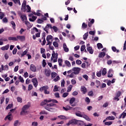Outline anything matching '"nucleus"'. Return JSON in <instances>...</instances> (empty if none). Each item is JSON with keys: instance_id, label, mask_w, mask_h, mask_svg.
Returning a JSON list of instances; mask_svg holds the SVG:
<instances>
[{"instance_id": "nucleus-23", "label": "nucleus", "mask_w": 126, "mask_h": 126, "mask_svg": "<svg viewBox=\"0 0 126 126\" xmlns=\"http://www.w3.org/2000/svg\"><path fill=\"white\" fill-rule=\"evenodd\" d=\"M45 74L46 76H50V75H51V71L49 70L45 69Z\"/></svg>"}, {"instance_id": "nucleus-34", "label": "nucleus", "mask_w": 126, "mask_h": 126, "mask_svg": "<svg viewBox=\"0 0 126 126\" xmlns=\"http://www.w3.org/2000/svg\"><path fill=\"white\" fill-rule=\"evenodd\" d=\"M113 124V122L112 121H109V122H106L104 123V125L105 126H111V125Z\"/></svg>"}, {"instance_id": "nucleus-54", "label": "nucleus", "mask_w": 126, "mask_h": 126, "mask_svg": "<svg viewBox=\"0 0 126 126\" xmlns=\"http://www.w3.org/2000/svg\"><path fill=\"white\" fill-rule=\"evenodd\" d=\"M8 20H7V18H6V17L2 19V22H3V23H7Z\"/></svg>"}, {"instance_id": "nucleus-62", "label": "nucleus", "mask_w": 126, "mask_h": 126, "mask_svg": "<svg viewBox=\"0 0 126 126\" xmlns=\"http://www.w3.org/2000/svg\"><path fill=\"white\" fill-rule=\"evenodd\" d=\"M43 22H44V21L41 19H39L38 20H37V23L41 24L42 23H43Z\"/></svg>"}, {"instance_id": "nucleus-63", "label": "nucleus", "mask_w": 126, "mask_h": 126, "mask_svg": "<svg viewBox=\"0 0 126 126\" xmlns=\"http://www.w3.org/2000/svg\"><path fill=\"white\" fill-rule=\"evenodd\" d=\"M85 50V45H82L81 47V52H83Z\"/></svg>"}, {"instance_id": "nucleus-28", "label": "nucleus", "mask_w": 126, "mask_h": 126, "mask_svg": "<svg viewBox=\"0 0 126 126\" xmlns=\"http://www.w3.org/2000/svg\"><path fill=\"white\" fill-rule=\"evenodd\" d=\"M20 125V123L19 122V121L16 120L14 121V126H19Z\"/></svg>"}, {"instance_id": "nucleus-45", "label": "nucleus", "mask_w": 126, "mask_h": 126, "mask_svg": "<svg viewBox=\"0 0 126 126\" xmlns=\"http://www.w3.org/2000/svg\"><path fill=\"white\" fill-rule=\"evenodd\" d=\"M39 115H48V113L45 110H43L39 113Z\"/></svg>"}, {"instance_id": "nucleus-8", "label": "nucleus", "mask_w": 126, "mask_h": 126, "mask_svg": "<svg viewBox=\"0 0 126 126\" xmlns=\"http://www.w3.org/2000/svg\"><path fill=\"white\" fill-rule=\"evenodd\" d=\"M72 70L73 71H74L75 74L77 75V74H79V72H80V71L81 70V68L78 67H74L72 68Z\"/></svg>"}, {"instance_id": "nucleus-24", "label": "nucleus", "mask_w": 126, "mask_h": 126, "mask_svg": "<svg viewBox=\"0 0 126 126\" xmlns=\"http://www.w3.org/2000/svg\"><path fill=\"white\" fill-rule=\"evenodd\" d=\"M105 56H106V53H105L104 52H101L98 55L99 58H104Z\"/></svg>"}, {"instance_id": "nucleus-25", "label": "nucleus", "mask_w": 126, "mask_h": 126, "mask_svg": "<svg viewBox=\"0 0 126 126\" xmlns=\"http://www.w3.org/2000/svg\"><path fill=\"white\" fill-rule=\"evenodd\" d=\"M87 51L88 52H89L90 53V54H93L94 53V51L93 49H92V47H88L87 48Z\"/></svg>"}, {"instance_id": "nucleus-1", "label": "nucleus", "mask_w": 126, "mask_h": 126, "mask_svg": "<svg viewBox=\"0 0 126 126\" xmlns=\"http://www.w3.org/2000/svg\"><path fill=\"white\" fill-rule=\"evenodd\" d=\"M22 10L24 11V12H31V7L29 6V5H28L26 6V1L24 0L22 4V7H21Z\"/></svg>"}, {"instance_id": "nucleus-33", "label": "nucleus", "mask_w": 126, "mask_h": 126, "mask_svg": "<svg viewBox=\"0 0 126 126\" xmlns=\"http://www.w3.org/2000/svg\"><path fill=\"white\" fill-rule=\"evenodd\" d=\"M84 40H87V38H88V32H86L84 34L83 36Z\"/></svg>"}, {"instance_id": "nucleus-35", "label": "nucleus", "mask_w": 126, "mask_h": 126, "mask_svg": "<svg viewBox=\"0 0 126 126\" xmlns=\"http://www.w3.org/2000/svg\"><path fill=\"white\" fill-rule=\"evenodd\" d=\"M101 75H102V70H100L99 71L96 73V76H97V77H101Z\"/></svg>"}, {"instance_id": "nucleus-57", "label": "nucleus", "mask_w": 126, "mask_h": 126, "mask_svg": "<svg viewBox=\"0 0 126 126\" xmlns=\"http://www.w3.org/2000/svg\"><path fill=\"white\" fill-rule=\"evenodd\" d=\"M58 80H60V76H57L55 79H54V81L55 82H57Z\"/></svg>"}, {"instance_id": "nucleus-10", "label": "nucleus", "mask_w": 126, "mask_h": 126, "mask_svg": "<svg viewBox=\"0 0 126 126\" xmlns=\"http://www.w3.org/2000/svg\"><path fill=\"white\" fill-rule=\"evenodd\" d=\"M17 40L18 41H25V36L24 35H17Z\"/></svg>"}, {"instance_id": "nucleus-49", "label": "nucleus", "mask_w": 126, "mask_h": 126, "mask_svg": "<svg viewBox=\"0 0 126 126\" xmlns=\"http://www.w3.org/2000/svg\"><path fill=\"white\" fill-rule=\"evenodd\" d=\"M19 79L20 82H22V83H24V79H23V78H22V77L21 76H20L19 77Z\"/></svg>"}, {"instance_id": "nucleus-13", "label": "nucleus", "mask_w": 126, "mask_h": 126, "mask_svg": "<svg viewBox=\"0 0 126 126\" xmlns=\"http://www.w3.org/2000/svg\"><path fill=\"white\" fill-rule=\"evenodd\" d=\"M32 81L33 83V85L35 87H37V86H38V81L37 80V79H32Z\"/></svg>"}, {"instance_id": "nucleus-51", "label": "nucleus", "mask_w": 126, "mask_h": 126, "mask_svg": "<svg viewBox=\"0 0 126 126\" xmlns=\"http://www.w3.org/2000/svg\"><path fill=\"white\" fill-rule=\"evenodd\" d=\"M17 101L19 102V103H22V98L20 97H18L17 98Z\"/></svg>"}, {"instance_id": "nucleus-52", "label": "nucleus", "mask_w": 126, "mask_h": 126, "mask_svg": "<svg viewBox=\"0 0 126 126\" xmlns=\"http://www.w3.org/2000/svg\"><path fill=\"white\" fill-rule=\"evenodd\" d=\"M11 24L12 25L13 29H15L16 25H15V23L14 22L12 21L11 22Z\"/></svg>"}, {"instance_id": "nucleus-31", "label": "nucleus", "mask_w": 126, "mask_h": 126, "mask_svg": "<svg viewBox=\"0 0 126 126\" xmlns=\"http://www.w3.org/2000/svg\"><path fill=\"white\" fill-rule=\"evenodd\" d=\"M82 118H84V119H85V120H87L88 122H90V119H89V117H88L87 116H86L85 114H83V116Z\"/></svg>"}, {"instance_id": "nucleus-4", "label": "nucleus", "mask_w": 126, "mask_h": 126, "mask_svg": "<svg viewBox=\"0 0 126 126\" xmlns=\"http://www.w3.org/2000/svg\"><path fill=\"white\" fill-rule=\"evenodd\" d=\"M79 122H80V121L77 120L76 119H71V120H69L68 123L66 125L68 126H70V125H78Z\"/></svg>"}, {"instance_id": "nucleus-29", "label": "nucleus", "mask_w": 126, "mask_h": 126, "mask_svg": "<svg viewBox=\"0 0 126 126\" xmlns=\"http://www.w3.org/2000/svg\"><path fill=\"white\" fill-rule=\"evenodd\" d=\"M8 40L10 41H17V38L15 37H9Z\"/></svg>"}, {"instance_id": "nucleus-2", "label": "nucleus", "mask_w": 126, "mask_h": 126, "mask_svg": "<svg viewBox=\"0 0 126 126\" xmlns=\"http://www.w3.org/2000/svg\"><path fill=\"white\" fill-rule=\"evenodd\" d=\"M30 107V105L29 104H26L23 106L22 108V111L20 114L22 115H28V109Z\"/></svg>"}, {"instance_id": "nucleus-22", "label": "nucleus", "mask_w": 126, "mask_h": 126, "mask_svg": "<svg viewBox=\"0 0 126 126\" xmlns=\"http://www.w3.org/2000/svg\"><path fill=\"white\" fill-rule=\"evenodd\" d=\"M37 19V17L35 16H32V18H29L30 21H32V22H34Z\"/></svg>"}, {"instance_id": "nucleus-18", "label": "nucleus", "mask_w": 126, "mask_h": 126, "mask_svg": "<svg viewBox=\"0 0 126 126\" xmlns=\"http://www.w3.org/2000/svg\"><path fill=\"white\" fill-rule=\"evenodd\" d=\"M76 116L77 117H80V118H82L83 116V113L80 112V111H78L77 112L75 113Z\"/></svg>"}, {"instance_id": "nucleus-64", "label": "nucleus", "mask_w": 126, "mask_h": 126, "mask_svg": "<svg viewBox=\"0 0 126 126\" xmlns=\"http://www.w3.org/2000/svg\"><path fill=\"white\" fill-rule=\"evenodd\" d=\"M3 69L4 70H8V65H6L5 66H3Z\"/></svg>"}, {"instance_id": "nucleus-21", "label": "nucleus", "mask_w": 126, "mask_h": 126, "mask_svg": "<svg viewBox=\"0 0 126 126\" xmlns=\"http://www.w3.org/2000/svg\"><path fill=\"white\" fill-rule=\"evenodd\" d=\"M61 120H68V118L64 116V115H60L58 117Z\"/></svg>"}, {"instance_id": "nucleus-30", "label": "nucleus", "mask_w": 126, "mask_h": 126, "mask_svg": "<svg viewBox=\"0 0 126 126\" xmlns=\"http://www.w3.org/2000/svg\"><path fill=\"white\" fill-rule=\"evenodd\" d=\"M106 120H108L109 121H114V120H115V117L108 116L106 118Z\"/></svg>"}, {"instance_id": "nucleus-40", "label": "nucleus", "mask_w": 126, "mask_h": 126, "mask_svg": "<svg viewBox=\"0 0 126 126\" xmlns=\"http://www.w3.org/2000/svg\"><path fill=\"white\" fill-rule=\"evenodd\" d=\"M63 63V60L61 59H58V63L60 66H62L63 65V64L62 63Z\"/></svg>"}, {"instance_id": "nucleus-42", "label": "nucleus", "mask_w": 126, "mask_h": 126, "mask_svg": "<svg viewBox=\"0 0 126 126\" xmlns=\"http://www.w3.org/2000/svg\"><path fill=\"white\" fill-rule=\"evenodd\" d=\"M97 47L98 49H102L103 48V45L102 44L99 43L97 44Z\"/></svg>"}, {"instance_id": "nucleus-53", "label": "nucleus", "mask_w": 126, "mask_h": 126, "mask_svg": "<svg viewBox=\"0 0 126 126\" xmlns=\"http://www.w3.org/2000/svg\"><path fill=\"white\" fill-rule=\"evenodd\" d=\"M16 53H17V48H15L12 51L13 55H16Z\"/></svg>"}, {"instance_id": "nucleus-20", "label": "nucleus", "mask_w": 126, "mask_h": 126, "mask_svg": "<svg viewBox=\"0 0 126 126\" xmlns=\"http://www.w3.org/2000/svg\"><path fill=\"white\" fill-rule=\"evenodd\" d=\"M113 77V69H110L108 72V77Z\"/></svg>"}, {"instance_id": "nucleus-3", "label": "nucleus", "mask_w": 126, "mask_h": 126, "mask_svg": "<svg viewBox=\"0 0 126 126\" xmlns=\"http://www.w3.org/2000/svg\"><path fill=\"white\" fill-rule=\"evenodd\" d=\"M54 106H55V104L53 103L46 104V106L44 107V108L45 109V110L49 111V112H53V111H55V108H51L50 107H54Z\"/></svg>"}, {"instance_id": "nucleus-39", "label": "nucleus", "mask_w": 126, "mask_h": 126, "mask_svg": "<svg viewBox=\"0 0 126 126\" xmlns=\"http://www.w3.org/2000/svg\"><path fill=\"white\" fill-rule=\"evenodd\" d=\"M53 46L55 47V48H59V43L57 41L53 42Z\"/></svg>"}, {"instance_id": "nucleus-41", "label": "nucleus", "mask_w": 126, "mask_h": 126, "mask_svg": "<svg viewBox=\"0 0 126 126\" xmlns=\"http://www.w3.org/2000/svg\"><path fill=\"white\" fill-rule=\"evenodd\" d=\"M38 32V30L36 28H33V29H32V34H34V32Z\"/></svg>"}, {"instance_id": "nucleus-11", "label": "nucleus", "mask_w": 126, "mask_h": 126, "mask_svg": "<svg viewBox=\"0 0 126 126\" xmlns=\"http://www.w3.org/2000/svg\"><path fill=\"white\" fill-rule=\"evenodd\" d=\"M11 116H12L11 112H9L8 115L4 118L5 121H6V120L11 121L12 120V117H11Z\"/></svg>"}, {"instance_id": "nucleus-38", "label": "nucleus", "mask_w": 126, "mask_h": 126, "mask_svg": "<svg viewBox=\"0 0 126 126\" xmlns=\"http://www.w3.org/2000/svg\"><path fill=\"white\" fill-rule=\"evenodd\" d=\"M74 74H75V73L73 72L71 73L70 75H68L67 76L70 77V78H73V77H74Z\"/></svg>"}, {"instance_id": "nucleus-60", "label": "nucleus", "mask_w": 126, "mask_h": 126, "mask_svg": "<svg viewBox=\"0 0 126 126\" xmlns=\"http://www.w3.org/2000/svg\"><path fill=\"white\" fill-rule=\"evenodd\" d=\"M67 96H68V93H64L63 94V98H65V97H67Z\"/></svg>"}, {"instance_id": "nucleus-55", "label": "nucleus", "mask_w": 126, "mask_h": 126, "mask_svg": "<svg viewBox=\"0 0 126 126\" xmlns=\"http://www.w3.org/2000/svg\"><path fill=\"white\" fill-rule=\"evenodd\" d=\"M28 51L27 50H25L24 52H23V53L21 54V57H24L26 54H27V52Z\"/></svg>"}, {"instance_id": "nucleus-50", "label": "nucleus", "mask_w": 126, "mask_h": 126, "mask_svg": "<svg viewBox=\"0 0 126 126\" xmlns=\"http://www.w3.org/2000/svg\"><path fill=\"white\" fill-rule=\"evenodd\" d=\"M49 28H48V26H46L45 28H44V31L46 32L47 33V34H49V31L48 30H49L48 29Z\"/></svg>"}, {"instance_id": "nucleus-32", "label": "nucleus", "mask_w": 126, "mask_h": 126, "mask_svg": "<svg viewBox=\"0 0 126 126\" xmlns=\"http://www.w3.org/2000/svg\"><path fill=\"white\" fill-rule=\"evenodd\" d=\"M5 16L4 13L0 11V19H2Z\"/></svg>"}, {"instance_id": "nucleus-17", "label": "nucleus", "mask_w": 126, "mask_h": 126, "mask_svg": "<svg viewBox=\"0 0 126 126\" xmlns=\"http://www.w3.org/2000/svg\"><path fill=\"white\" fill-rule=\"evenodd\" d=\"M75 101V98L74 97H72L70 99L69 103L71 105L72 107H75V104H72L73 103H74V101Z\"/></svg>"}, {"instance_id": "nucleus-58", "label": "nucleus", "mask_w": 126, "mask_h": 126, "mask_svg": "<svg viewBox=\"0 0 126 126\" xmlns=\"http://www.w3.org/2000/svg\"><path fill=\"white\" fill-rule=\"evenodd\" d=\"M82 27L84 29H85L86 28H87V25H86V24H85V23H83L82 26Z\"/></svg>"}, {"instance_id": "nucleus-61", "label": "nucleus", "mask_w": 126, "mask_h": 126, "mask_svg": "<svg viewBox=\"0 0 126 126\" xmlns=\"http://www.w3.org/2000/svg\"><path fill=\"white\" fill-rule=\"evenodd\" d=\"M83 77L84 78H85V79H86V80H87V81L88 80L89 77H88V75H87V74H85V75H83Z\"/></svg>"}, {"instance_id": "nucleus-9", "label": "nucleus", "mask_w": 126, "mask_h": 126, "mask_svg": "<svg viewBox=\"0 0 126 126\" xmlns=\"http://www.w3.org/2000/svg\"><path fill=\"white\" fill-rule=\"evenodd\" d=\"M19 16L24 23H25V21H27V17H26V14H23L22 13H19Z\"/></svg>"}, {"instance_id": "nucleus-48", "label": "nucleus", "mask_w": 126, "mask_h": 126, "mask_svg": "<svg viewBox=\"0 0 126 126\" xmlns=\"http://www.w3.org/2000/svg\"><path fill=\"white\" fill-rule=\"evenodd\" d=\"M14 3H18L19 5H21V4L20 3V0H13Z\"/></svg>"}, {"instance_id": "nucleus-6", "label": "nucleus", "mask_w": 126, "mask_h": 126, "mask_svg": "<svg viewBox=\"0 0 126 126\" xmlns=\"http://www.w3.org/2000/svg\"><path fill=\"white\" fill-rule=\"evenodd\" d=\"M47 89H49V87L48 86H44L40 88L39 91L40 92L44 91L45 94H50V92L47 91Z\"/></svg>"}, {"instance_id": "nucleus-36", "label": "nucleus", "mask_w": 126, "mask_h": 126, "mask_svg": "<svg viewBox=\"0 0 126 126\" xmlns=\"http://www.w3.org/2000/svg\"><path fill=\"white\" fill-rule=\"evenodd\" d=\"M39 124L36 121L32 122V126H38Z\"/></svg>"}, {"instance_id": "nucleus-15", "label": "nucleus", "mask_w": 126, "mask_h": 126, "mask_svg": "<svg viewBox=\"0 0 126 126\" xmlns=\"http://www.w3.org/2000/svg\"><path fill=\"white\" fill-rule=\"evenodd\" d=\"M81 91L82 92L83 94H85V93L87 92V89L84 86H83L81 87Z\"/></svg>"}, {"instance_id": "nucleus-44", "label": "nucleus", "mask_w": 126, "mask_h": 126, "mask_svg": "<svg viewBox=\"0 0 126 126\" xmlns=\"http://www.w3.org/2000/svg\"><path fill=\"white\" fill-rule=\"evenodd\" d=\"M126 113L125 112H123L121 116L119 117V119H121V118H123V119H125V118H126Z\"/></svg>"}, {"instance_id": "nucleus-19", "label": "nucleus", "mask_w": 126, "mask_h": 126, "mask_svg": "<svg viewBox=\"0 0 126 126\" xmlns=\"http://www.w3.org/2000/svg\"><path fill=\"white\" fill-rule=\"evenodd\" d=\"M8 49H9V44H7V45L5 46H3L2 47H1V50L2 51H7V50H8Z\"/></svg>"}, {"instance_id": "nucleus-47", "label": "nucleus", "mask_w": 126, "mask_h": 126, "mask_svg": "<svg viewBox=\"0 0 126 126\" xmlns=\"http://www.w3.org/2000/svg\"><path fill=\"white\" fill-rule=\"evenodd\" d=\"M65 84V81L63 79L61 81V86L62 87H64V84Z\"/></svg>"}, {"instance_id": "nucleus-46", "label": "nucleus", "mask_w": 126, "mask_h": 126, "mask_svg": "<svg viewBox=\"0 0 126 126\" xmlns=\"http://www.w3.org/2000/svg\"><path fill=\"white\" fill-rule=\"evenodd\" d=\"M13 106V104H9V105L6 107V110H8V109H11V108H12Z\"/></svg>"}, {"instance_id": "nucleus-12", "label": "nucleus", "mask_w": 126, "mask_h": 126, "mask_svg": "<svg viewBox=\"0 0 126 126\" xmlns=\"http://www.w3.org/2000/svg\"><path fill=\"white\" fill-rule=\"evenodd\" d=\"M25 24L26 25H27V30H29V29H30L31 28H32V27L33 26L32 24H30V23H29V22L27 21H25Z\"/></svg>"}, {"instance_id": "nucleus-14", "label": "nucleus", "mask_w": 126, "mask_h": 126, "mask_svg": "<svg viewBox=\"0 0 126 126\" xmlns=\"http://www.w3.org/2000/svg\"><path fill=\"white\" fill-rule=\"evenodd\" d=\"M63 49L64 52H65V53H68L69 49H68V48H67V46H66V44L65 43L63 44Z\"/></svg>"}, {"instance_id": "nucleus-56", "label": "nucleus", "mask_w": 126, "mask_h": 126, "mask_svg": "<svg viewBox=\"0 0 126 126\" xmlns=\"http://www.w3.org/2000/svg\"><path fill=\"white\" fill-rule=\"evenodd\" d=\"M76 63L77 64H81V63H82V62H81V61L79 60H77L76 61Z\"/></svg>"}, {"instance_id": "nucleus-26", "label": "nucleus", "mask_w": 126, "mask_h": 126, "mask_svg": "<svg viewBox=\"0 0 126 126\" xmlns=\"http://www.w3.org/2000/svg\"><path fill=\"white\" fill-rule=\"evenodd\" d=\"M102 75H106L107 74V69L105 68H104L103 70L101 71Z\"/></svg>"}, {"instance_id": "nucleus-16", "label": "nucleus", "mask_w": 126, "mask_h": 126, "mask_svg": "<svg viewBox=\"0 0 126 126\" xmlns=\"http://www.w3.org/2000/svg\"><path fill=\"white\" fill-rule=\"evenodd\" d=\"M31 70L33 72H35L36 71V66H35V65L33 64H32L30 65V67Z\"/></svg>"}, {"instance_id": "nucleus-59", "label": "nucleus", "mask_w": 126, "mask_h": 126, "mask_svg": "<svg viewBox=\"0 0 126 126\" xmlns=\"http://www.w3.org/2000/svg\"><path fill=\"white\" fill-rule=\"evenodd\" d=\"M52 28H53V30L55 32H58V28L57 27L53 26Z\"/></svg>"}, {"instance_id": "nucleus-27", "label": "nucleus", "mask_w": 126, "mask_h": 126, "mask_svg": "<svg viewBox=\"0 0 126 126\" xmlns=\"http://www.w3.org/2000/svg\"><path fill=\"white\" fill-rule=\"evenodd\" d=\"M64 63L68 67H70V66H71V64H70V62H69V61L66 60Z\"/></svg>"}, {"instance_id": "nucleus-37", "label": "nucleus", "mask_w": 126, "mask_h": 126, "mask_svg": "<svg viewBox=\"0 0 126 126\" xmlns=\"http://www.w3.org/2000/svg\"><path fill=\"white\" fill-rule=\"evenodd\" d=\"M71 89H72V85H70L67 88V92H70V91H71Z\"/></svg>"}, {"instance_id": "nucleus-43", "label": "nucleus", "mask_w": 126, "mask_h": 126, "mask_svg": "<svg viewBox=\"0 0 126 126\" xmlns=\"http://www.w3.org/2000/svg\"><path fill=\"white\" fill-rule=\"evenodd\" d=\"M57 76V73L55 72H53L51 73V77L52 78H55V77Z\"/></svg>"}, {"instance_id": "nucleus-5", "label": "nucleus", "mask_w": 126, "mask_h": 126, "mask_svg": "<svg viewBox=\"0 0 126 126\" xmlns=\"http://www.w3.org/2000/svg\"><path fill=\"white\" fill-rule=\"evenodd\" d=\"M46 41L47 42V44H46V46H48V45L51 46V45H52L53 43V36H52L51 35H48L47 36Z\"/></svg>"}, {"instance_id": "nucleus-7", "label": "nucleus", "mask_w": 126, "mask_h": 126, "mask_svg": "<svg viewBox=\"0 0 126 126\" xmlns=\"http://www.w3.org/2000/svg\"><path fill=\"white\" fill-rule=\"evenodd\" d=\"M51 60L53 61V63H57L58 62V53H55V51H53Z\"/></svg>"}]
</instances>
